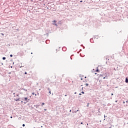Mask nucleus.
<instances>
[{"mask_svg":"<svg viewBox=\"0 0 128 128\" xmlns=\"http://www.w3.org/2000/svg\"><path fill=\"white\" fill-rule=\"evenodd\" d=\"M28 102V101H26V102Z\"/></svg>","mask_w":128,"mask_h":128,"instance_id":"603ef678","label":"nucleus"},{"mask_svg":"<svg viewBox=\"0 0 128 128\" xmlns=\"http://www.w3.org/2000/svg\"><path fill=\"white\" fill-rule=\"evenodd\" d=\"M116 68H117V70H118V66H117Z\"/></svg>","mask_w":128,"mask_h":128,"instance_id":"aec40b11","label":"nucleus"},{"mask_svg":"<svg viewBox=\"0 0 128 128\" xmlns=\"http://www.w3.org/2000/svg\"><path fill=\"white\" fill-rule=\"evenodd\" d=\"M32 94H34V92L32 93Z\"/></svg>","mask_w":128,"mask_h":128,"instance_id":"2f4dec72","label":"nucleus"},{"mask_svg":"<svg viewBox=\"0 0 128 128\" xmlns=\"http://www.w3.org/2000/svg\"><path fill=\"white\" fill-rule=\"evenodd\" d=\"M47 10H48V8H47Z\"/></svg>","mask_w":128,"mask_h":128,"instance_id":"79ce46f5","label":"nucleus"},{"mask_svg":"<svg viewBox=\"0 0 128 128\" xmlns=\"http://www.w3.org/2000/svg\"><path fill=\"white\" fill-rule=\"evenodd\" d=\"M84 78H86V76H85V77H84Z\"/></svg>","mask_w":128,"mask_h":128,"instance_id":"4c0bfd02","label":"nucleus"},{"mask_svg":"<svg viewBox=\"0 0 128 128\" xmlns=\"http://www.w3.org/2000/svg\"><path fill=\"white\" fill-rule=\"evenodd\" d=\"M128 102V100H127V101H126V102Z\"/></svg>","mask_w":128,"mask_h":128,"instance_id":"de8ad7c7","label":"nucleus"},{"mask_svg":"<svg viewBox=\"0 0 128 128\" xmlns=\"http://www.w3.org/2000/svg\"><path fill=\"white\" fill-rule=\"evenodd\" d=\"M21 102H24L22 101Z\"/></svg>","mask_w":128,"mask_h":128,"instance_id":"a18cd8bd","label":"nucleus"},{"mask_svg":"<svg viewBox=\"0 0 128 128\" xmlns=\"http://www.w3.org/2000/svg\"><path fill=\"white\" fill-rule=\"evenodd\" d=\"M13 94H16V93H13Z\"/></svg>","mask_w":128,"mask_h":128,"instance_id":"58836bf2","label":"nucleus"},{"mask_svg":"<svg viewBox=\"0 0 128 128\" xmlns=\"http://www.w3.org/2000/svg\"><path fill=\"white\" fill-rule=\"evenodd\" d=\"M10 118H12V116Z\"/></svg>","mask_w":128,"mask_h":128,"instance_id":"f704fd0d","label":"nucleus"},{"mask_svg":"<svg viewBox=\"0 0 128 128\" xmlns=\"http://www.w3.org/2000/svg\"><path fill=\"white\" fill-rule=\"evenodd\" d=\"M79 96H82V94H79Z\"/></svg>","mask_w":128,"mask_h":128,"instance_id":"5701e85b","label":"nucleus"},{"mask_svg":"<svg viewBox=\"0 0 128 128\" xmlns=\"http://www.w3.org/2000/svg\"><path fill=\"white\" fill-rule=\"evenodd\" d=\"M48 90L50 91V88H48Z\"/></svg>","mask_w":128,"mask_h":128,"instance_id":"2eb2a0df","label":"nucleus"},{"mask_svg":"<svg viewBox=\"0 0 128 128\" xmlns=\"http://www.w3.org/2000/svg\"><path fill=\"white\" fill-rule=\"evenodd\" d=\"M22 90H25L26 92H27V90H26L25 89V88H22Z\"/></svg>","mask_w":128,"mask_h":128,"instance_id":"1a4fd4ad","label":"nucleus"},{"mask_svg":"<svg viewBox=\"0 0 128 128\" xmlns=\"http://www.w3.org/2000/svg\"><path fill=\"white\" fill-rule=\"evenodd\" d=\"M67 96V95H66H66H65V96Z\"/></svg>","mask_w":128,"mask_h":128,"instance_id":"c03bdc74","label":"nucleus"},{"mask_svg":"<svg viewBox=\"0 0 128 128\" xmlns=\"http://www.w3.org/2000/svg\"><path fill=\"white\" fill-rule=\"evenodd\" d=\"M103 78H104H104H106V77H104Z\"/></svg>","mask_w":128,"mask_h":128,"instance_id":"7c9ffc66","label":"nucleus"},{"mask_svg":"<svg viewBox=\"0 0 128 128\" xmlns=\"http://www.w3.org/2000/svg\"><path fill=\"white\" fill-rule=\"evenodd\" d=\"M125 82L126 84L128 83V78H126V80H125Z\"/></svg>","mask_w":128,"mask_h":128,"instance_id":"20e7f679","label":"nucleus"},{"mask_svg":"<svg viewBox=\"0 0 128 128\" xmlns=\"http://www.w3.org/2000/svg\"><path fill=\"white\" fill-rule=\"evenodd\" d=\"M35 96H36V94H35Z\"/></svg>","mask_w":128,"mask_h":128,"instance_id":"49530a36","label":"nucleus"},{"mask_svg":"<svg viewBox=\"0 0 128 128\" xmlns=\"http://www.w3.org/2000/svg\"><path fill=\"white\" fill-rule=\"evenodd\" d=\"M31 54H32V52H31Z\"/></svg>","mask_w":128,"mask_h":128,"instance_id":"37998d69","label":"nucleus"},{"mask_svg":"<svg viewBox=\"0 0 128 128\" xmlns=\"http://www.w3.org/2000/svg\"><path fill=\"white\" fill-rule=\"evenodd\" d=\"M114 70H118V69H117L116 68H114Z\"/></svg>","mask_w":128,"mask_h":128,"instance_id":"39448f33","label":"nucleus"},{"mask_svg":"<svg viewBox=\"0 0 128 128\" xmlns=\"http://www.w3.org/2000/svg\"><path fill=\"white\" fill-rule=\"evenodd\" d=\"M86 86H88V84L86 83Z\"/></svg>","mask_w":128,"mask_h":128,"instance_id":"9d476101","label":"nucleus"},{"mask_svg":"<svg viewBox=\"0 0 128 128\" xmlns=\"http://www.w3.org/2000/svg\"><path fill=\"white\" fill-rule=\"evenodd\" d=\"M79 110H76L74 111V112H75V114H76V112H78Z\"/></svg>","mask_w":128,"mask_h":128,"instance_id":"0eeeda50","label":"nucleus"},{"mask_svg":"<svg viewBox=\"0 0 128 128\" xmlns=\"http://www.w3.org/2000/svg\"><path fill=\"white\" fill-rule=\"evenodd\" d=\"M74 94H76V92H74Z\"/></svg>","mask_w":128,"mask_h":128,"instance_id":"cd10ccee","label":"nucleus"},{"mask_svg":"<svg viewBox=\"0 0 128 128\" xmlns=\"http://www.w3.org/2000/svg\"><path fill=\"white\" fill-rule=\"evenodd\" d=\"M56 20H53L52 21V22H53L52 24H54V26H58L56 24Z\"/></svg>","mask_w":128,"mask_h":128,"instance_id":"f257e3e1","label":"nucleus"},{"mask_svg":"<svg viewBox=\"0 0 128 128\" xmlns=\"http://www.w3.org/2000/svg\"><path fill=\"white\" fill-rule=\"evenodd\" d=\"M11 68H12V66H11Z\"/></svg>","mask_w":128,"mask_h":128,"instance_id":"a19ab883","label":"nucleus"},{"mask_svg":"<svg viewBox=\"0 0 128 128\" xmlns=\"http://www.w3.org/2000/svg\"><path fill=\"white\" fill-rule=\"evenodd\" d=\"M44 110H46V109H44Z\"/></svg>","mask_w":128,"mask_h":128,"instance_id":"ea45409f","label":"nucleus"},{"mask_svg":"<svg viewBox=\"0 0 128 128\" xmlns=\"http://www.w3.org/2000/svg\"><path fill=\"white\" fill-rule=\"evenodd\" d=\"M1 34H2V36H4V34H2V33Z\"/></svg>","mask_w":128,"mask_h":128,"instance_id":"6ab92c4d","label":"nucleus"},{"mask_svg":"<svg viewBox=\"0 0 128 128\" xmlns=\"http://www.w3.org/2000/svg\"><path fill=\"white\" fill-rule=\"evenodd\" d=\"M14 64V62H13V64Z\"/></svg>","mask_w":128,"mask_h":128,"instance_id":"3c124183","label":"nucleus"},{"mask_svg":"<svg viewBox=\"0 0 128 128\" xmlns=\"http://www.w3.org/2000/svg\"><path fill=\"white\" fill-rule=\"evenodd\" d=\"M6 57H3V58H2L3 60H6Z\"/></svg>","mask_w":128,"mask_h":128,"instance_id":"6e6552de","label":"nucleus"},{"mask_svg":"<svg viewBox=\"0 0 128 128\" xmlns=\"http://www.w3.org/2000/svg\"><path fill=\"white\" fill-rule=\"evenodd\" d=\"M16 96H18V94H16Z\"/></svg>","mask_w":128,"mask_h":128,"instance_id":"a878e982","label":"nucleus"},{"mask_svg":"<svg viewBox=\"0 0 128 128\" xmlns=\"http://www.w3.org/2000/svg\"><path fill=\"white\" fill-rule=\"evenodd\" d=\"M80 124H82V122H80Z\"/></svg>","mask_w":128,"mask_h":128,"instance_id":"c9c22d12","label":"nucleus"},{"mask_svg":"<svg viewBox=\"0 0 128 128\" xmlns=\"http://www.w3.org/2000/svg\"><path fill=\"white\" fill-rule=\"evenodd\" d=\"M123 104H126V102H123Z\"/></svg>","mask_w":128,"mask_h":128,"instance_id":"473e14b6","label":"nucleus"},{"mask_svg":"<svg viewBox=\"0 0 128 128\" xmlns=\"http://www.w3.org/2000/svg\"><path fill=\"white\" fill-rule=\"evenodd\" d=\"M38 96L39 94L38 93Z\"/></svg>","mask_w":128,"mask_h":128,"instance_id":"8fccbe9b","label":"nucleus"},{"mask_svg":"<svg viewBox=\"0 0 128 128\" xmlns=\"http://www.w3.org/2000/svg\"><path fill=\"white\" fill-rule=\"evenodd\" d=\"M100 76H102V74H100Z\"/></svg>","mask_w":128,"mask_h":128,"instance_id":"4be33fe9","label":"nucleus"},{"mask_svg":"<svg viewBox=\"0 0 128 128\" xmlns=\"http://www.w3.org/2000/svg\"><path fill=\"white\" fill-rule=\"evenodd\" d=\"M111 96H114V94L112 93V94H111Z\"/></svg>","mask_w":128,"mask_h":128,"instance_id":"393cba45","label":"nucleus"},{"mask_svg":"<svg viewBox=\"0 0 128 128\" xmlns=\"http://www.w3.org/2000/svg\"><path fill=\"white\" fill-rule=\"evenodd\" d=\"M115 102H118V100H116V101H115Z\"/></svg>","mask_w":128,"mask_h":128,"instance_id":"c85d7f7f","label":"nucleus"},{"mask_svg":"<svg viewBox=\"0 0 128 128\" xmlns=\"http://www.w3.org/2000/svg\"><path fill=\"white\" fill-rule=\"evenodd\" d=\"M34 106L36 107V108H38L40 107V105H34Z\"/></svg>","mask_w":128,"mask_h":128,"instance_id":"7ed1b4c3","label":"nucleus"},{"mask_svg":"<svg viewBox=\"0 0 128 128\" xmlns=\"http://www.w3.org/2000/svg\"><path fill=\"white\" fill-rule=\"evenodd\" d=\"M26 102H24V104H26Z\"/></svg>","mask_w":128,"mask_h":128,"instance_id":"09e8293b","label":"nucleus"},{"mask_svg":"<svg viewBox=\"0 0 128 128\" xmlns=\"http://www.w3.org/2000/svg\"><path fill=\"white\" fill-rule=\"evenodd\" d=\"M83 89H84V88H82V90Z\"/></svg>","mask_w":128,"mask_h":128,"instance_id":"e433bc0d","label":"nucleus"},{"mask_svg":"<svg viewBox=\"0 0 128 128\" xmlns=\"http://www.w3.org/2000/svg\"><path fill=\"white\" fill-rule=\"evenodd\" d=\"M70 112H72V110H70Z\"/></svg>","mask_w":128,"mask_h":128,"instance_id":"72a5a7b5","label":"nucleus"},{"mask_svg":"<svg viewBox=\"0 0 128 128\" xmlns=\"http://www.w3.org/2000/svg\"><path fill=\"white\" fill-rule=\"evenodd\" d=\"M80 2H82V0H80Z\"/></svg>","mask_w":128,"mask_h":128,"instance_id":"bb28decb","label":"nucleus"},{"mask_svg":"<svg viewBox=\"0 0 128 128\" xmlns=\"http://www.w3.org/2000/svg\"><path fill=\"white\" fill-rule=\"evenodd\" d=\"M96 72H98V68H97V69L96 70Z\"/></svg>","mask_w":128,"mask_h":128,"instance_id":"9b49d317","label":"nucleus"},{"mask_svg":"<svg viewBox=\"0 0 128 128\" xmlns=\"http://www.w3.org/2000/svg\"><path fill=\"white\" fill-rule=\"evenodd\" d=\"M24 100H28V97L24 98Z\"/></svg>","mask_w":128,"mask_h":128,"instance_id":"423d86ee","label":"nucleus"},{"mask_svg":"<svg viewBox=\"0 0 128 128\" xmlns=\"http://www.w3.org/2000/svg\"><path fill=\"white\" fill-rule=\"evenodd\" d=\"M25 74H28L26 72H24Z\"/></svg>","mask_w":128,"mask_h":128,"instance_id":"b1692460","label":"nucleus"},{"mask_svg":"<svg viewBox=\"0 0 128 128\" xmlns=\"http://www.w3.org/2000/svg\"><path fill=\"white\" fill-rule=\"evenodd\" d=\"M26 126V124H22V126Z\"/></svg>","mask_w":128,"mask_h":128,"instance_id":"f3484780","label":"nucleus"},{"mask_svg":"<svg viewBox=\"0 0 128 128\" xmlns=\"http://www.w3.org/2000/svg\"><path fill=\"white\" fill-rule=\"evenodd\" d=\"M48 94H52L51 92H50V91L49 92Z\"/></svg>","mask_w":128,"mask_h":128,"instance_id":"412c9836","label":"nucleus"},{"mask_svg":"<svg viewBox=\"0 0 128 128\" xmlns=\"http://www.w3.org/2000/svg\"><path fill=\"white\" fill-rule=\"evenodd\" d=\"M81 92L82 94H84V91H82Z\"/></svg>","mask_w":128,"mask_h":128,"instance_id":"ddd939ff","label":"nucleus"},{"mask_svg":"<svg viewBox=\"0 0 128 128\" xmlns=\"http://www.w3.org/2000/svg\"><path fill=\"white\" fill-rule=\"evenodd\" d=\"M44 102H42V106H44Z\"/></svg>","mask_w":128,"mask_h":128,"instance_id":"f8f14e48","label":"nucleus"},{"mask_svg":"<svg viewBox=\"0 0 128 128\" xmlns=\"http://www.w3.org/2000/svg\"><path fill=\"white\" fill-rule=\"evenodd\" d=\"M74 112H72V114H74Z\"/></svg>","mask_w":128,"mask_h":128,"instance_id":"864d4df0","label":"nucleus"},{"mask_svg":"<svg viewBox=\"0 0 128 128\" xmlns=\"http://www.w3.org/2000/svg\"><path fill=\"white\" fill-rule=\"evenodd\" d=\"M9 74H12V72H10L8 73Z\"/></svg>","mask_w":128,"mask_h":128,"instance_id":"a211bd4d","label":"nucleus"},{"mask_svg":"<svg viewBox=\"0 0 128 128\" xmlns=\"http://www.w3.org/2000/svg\"><path fill=\"white\" fill-rule=\"evenodd\" d=\"M104 118H106V115H104Z\"/></svg>","mask_w":128,"mask_h":128,"instance_id":"c756f323","label":"nucleus"},{"mask_svg":"<svg viewBox=\"0 0 128 128\" xmlns=\"http://www.w3.org/2000/svg\"><path fill=\"white\" fill-rule=\"evenodd\" d=\"M14 100H16V102H20V98L16 99L14 98Z\"/></svg>","mask_w":128,"mask_h":128,"instance_id":"f03ea898","label":"nucleus"},{"mask_svg":"<svg viewBox=\"0 0 128 128\" xmlns=\"http://www.w3.org/2000/svg\"><path fill=\"white\" fill-rule=\"evenodd\" d=\"M10 58H12V54L10 55Z\"/></svg>","mask_w":128,"mask_h":128,"instance_id":"4468645a","label":"nucleus"},{"mask_svg":"<svg viewBox=\"0 0 128 128\" xmlns=\"http://www.w3.org/2000/svg\"><path fill=\"white\" fill-rule=\"evenodd\" d=\"M90 104L89 103H88V104H87V106H88V105Z\"/></svg>","mask_w":128,"mask_h":128,"instance_id":"dca6fc26","label":"nucleus"}]
</instances>
